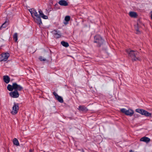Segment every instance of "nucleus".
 I'll return each instance as SVG.
<instances>
[{"mask_svg": "<svg viewBox=\"0 0 152 152\" xmlns=\"http://www.w3.org/2000/svg\"><path fill=\"white\" fill-rule=\"evenodd\" d=\"M19 109V104L18 103H14V105L12 107V110L11 113L13 115L16 114Z\"/></svg>", "mask_w": 152, "mask_h": 152, "instance_id": "obj_7", "label": "nucleus"}, {"mask_svg": "<svg viewBox=\"0 0 152 152\" xmlns=\"http://www.w3.org/2000/svg\"><path fill=\"white\" fill-rule=\"evenodd\" d=\"M13 142L14 145L17 146H18L19 145L18 141L16 138H15L13 139Z\"/></svg>", "mask_w": 152, "mask_h": 152, "instance_id": "obj_18", "label": "nucleus"}, {"mask_svg": "<svg viewBox=\"0 0 152 152\" xmlns=\"http://www.w3.org/2000/svg\"><path fill=\"white\" fill-rule=\"evenodd\" d=\"M120 111L121 112L124 113L125 115L130 116H132L134 113L133 111L131 109L127 110L125 108H122L121 109Z\"/></svg>", "mask_w": 152, "mask_h": 152, "instance_id": "obj_6", "label": "nucleus"}, {"mask_svg": "<svg viewBox=\"0 0 152 152\" xmlns=\"http://www.w3.org/2000/svg\"><path fill=\"white\" fill-rule=\"evenodd\" d=\"M103 42L104 40L99 35H97L94 37V42L97 44L98 47H100L103 44Z\"/></svg>", "mask_w": 152, "mask_h": 152, "instance_id": "obj_4", "label": "nucleus"}, {"mask_svg": "<svg viewBox=\"0 0 152 152\" xmlns=\"http://www.w3.org/2000/svg\"><path fill=\"white\" fill-rule=\"evenodd\" d=\"M6 22L2 24L1 26L0 29H1L2 28H5L7 26V25H6Z\"/></svg>", "mask_w": 152, "mask_h": 152, "instance_id": "obj_23", "label": "nucleus"}, {"mask_svg": "<svg viewBox=\"0 0 152 152\" xmlns=\"http://www.w3.org/2000/svg\"><path fill=\"white\" fill-rule=\"evenodd\" d=\"M28 10L35 22L39 25L42 24L40 17L38 15L36 10L34 8L30 9Z\"/></svg>", "mask_w": 152, "mask_h": 152, "instance_id": "obj_1", "label": "nucleus"}, {"mask_svg": "<svg viewBox=\"0 0 152 152\" xmlns=\"http://www.w3.org/2000/svg\"><path fill=\"white\" fill-rule=\"evenodd\" d=\"M70 17L69 16H66L64 18L65 20L67 21L68 22L70 20Z\"/></svg>", "mask_w": 152, "mask_h": 152, "instance_id": "obj_22", "label": "nucleus"}, {"mask_svg": "<svg viewBox=\"0 0 152 152\" xmlns=\"http://www.w3.org/2000/svg\"><path fill=\"white\" fill-rule=\"evenodd\" d=\"M150 139L149 138L146 137H142L140 139V141H143L146 143H148L150 141Z\"/></svg>", "mask_w": 152, "mask_h": 152, "instance_id": "obj_12", "label": "nucleus"}, {"mask_svg": "<svg viewBox=\"0 0 152 152\" xmlns=\"http://www.w3.org/2000/svg\"><path fill=\"white\" fill-rule=\"evenodd\" d=\"M4 81L6 83H8L10 80V78L7 75L4 76L3 77Z\"/></svg>", "mask_w": 152, "mask_h": 152, "instance_id": "obj_15", "label": "nucleus"}, {"mask_svg": "<svg viewBox=\"0 0 152 152\" xmlns=\"http://www.w3.org/2000/svg\"><path fill=\"white\" fill-rule=\"evenodd\" d=\"M7 88L9 91H12L13 90L15 91H21L23 89L22 86L19 85H18L16 83H12V85L8 84L7 86Z\"/></svg>", "mask_w": 152, "mask_h": 152, "instance_id": "obj_2", "label": "nucleus"}, {"mask_svg": "<svg viewBox=\"0 0 152 152\" xmlns=\"http://www.w3.org/2000/svg\"><path fill=\"white\" fill-rule=\"evenodd\" d=\"M38 12L39 13V16H40L42 18L44 19H46L48 18V17L47 16L45 15L42 11L40 9L38 10Z\"/></svg>", "mask_w": 152, "mask_h": 152, "instance_id": "obj_13", "label": "nucleus"}, {"mask_svg": "<svg viewBox=\"0 0 152 152\" xmlns=\"http://www.w3.org/2000/svg\"><path fill=\"white\" fill-rule=\"evenodd\" d=\"M1 56L0 58V61H6L8 59V57L10 56V54L8 53H3L1 55Z\"/></svg>", "mask_w": 152, "mask_h": 152, "instance_id": "obj_8", "label": "nucleus"}, {"mask_svg": "<svg viewBox=\"0 0 152 152\" xmlns=\"http://www.w3.org/2000/svg\"><path fill=\"white\" fill-rule=\"evenodd\" d=\"M150 12L151 13V19L152 20V11H151Z\"/></svg>", "mask_w": 152, "mask_h": 152, "instance_id": "obj_26", "label": "nucleus"}, {"mask_svg": "<svg viewBox=\"0 0 152 152\" xmlns=\"http://www.w3.org/2000/svg\"><path fill=\"white\" fill-rule=\"evenodd\" d=\"M53 94L55 96L56 98L58 96L57 94L55 92H53Z\"/></svg>", "mask_w": 152, "mask_h": 152, "instance_id": "obj_25", "label": "nucleus"}, {"mask_svg": "<svg viewBox=\"0 0 152 152\" xmlns=\"http://www.w3.org/2000/svg\"><path fill=\"white\" fill-rule=\"evenodd\" d=\"M126 52L129 54V56L132 58V61L140 60V57H137L138 54V52L137 51L126 50Z\"/></svg>", "mask_w": 152, "mask_h": 152, "instance_id": "obj_3", "label": "nucleus"}, {"mask_svg": "<svg viewBox=\"0 0 152 152\" xmlns=\"http://www.w3.org/2000/svg\"><path fill=\"white\" fill-rule=\"evenodd\" d=\"M39 59L41 61H45L46 60L45 58H43L42 56L39 57Z\"/></svg>", "mask_w": 152, "mask_h": 152, "instance_id": "obj_24", "label": "nucleus"}, {"mask_svg": "<svg viewBox=\"0 0 152 152\" xmlns=\"http://www.w3.org/2000/svg\"><path fill=\"white\" fill-rule=\"evenodd\" d=\"M139 25L137 23L136 25L135 26V29L136 31V34H139L140 33V31L139 29Z\"/></svg>", "mask_w": 152, "mask_h": 152, "instance_id": "obj_19", "label": "nucleus"}, {"mask_svg": "<svg viewBox=\"0 0 152 152\" xmlns=\"http://www.w3.org/2000/svg\"><path fill=\"white\" fill-rule=\"evenodd\" d=\"M58 5L57 4H56L55 5Z\"/></svg>", "mask_w": 152, "mask_h": 152, "instance_id": "obj_28", "label": "nucleus"}, {"mask_svg": "<svg viewBox=\"0 0 152 152\" xmlns=\"http://www.w3.org/2000/svg\"><path fill=\"white\" fill-rule=\"evenodd\" d=\"M129 15L131 17L134 18H136L137 16V13L133 12H130L129 13Z\"/></svg>", "mask_w": 152, "mask_h": 152, "instance_id": "obj_16", "label": "nucleus"}, {"mask_svg": "<svg viewBox=\"0 0 152 152\" xmlns=\"http://www.w3.org/2000/svg\"><path fill=\"white\" fill-rule=\"evenodd\" d=\"M58 3L61 6H67L68 5L67 2L65 0H61L59 1Z\"/></svg>", "mask_w": 152, "mask_h": 152, "instance_id": "obj_14", "label": "nucleus"}, {"mask_svg": "<svg viewBox=\"0 0 152 152\" xmlns=\"http://www.w3.org/2000/svg\"><path fill=\"white\" fill-rule=\"evenodd\" d=\"M52 32L54 37L56 39L59 38L61 37V33L59 31L54 30Z\"/></svg>", "mask_w": 152, "mask_h": 152, "instance_id": "obj_10", "label": "nucleus"}, {"mask_svg": "<svg viewBox=\"0 0 152 152\" xmlns=\"http://www.w3.org/2000/svg\"><path fill=\"white\" fill-rule=\"evenodd\" d=\"M136 111L147 117L151 116V113L143 109H137L136 110Z\"/></svg>", "mask_w": 152, "mask_h": 152, "instance_id": "obj_5", "label": "nucleus"}, {"mask_svg": "<svg viewBox=\"0 0 152 152\" xmlns=\"http://www.w3.org/2000/svg\"><path fill=\"white\" fill-rule=\"evenodd\" d=\"M9 95L12 97L13 98H17L19 96V94L17 91H12L9 93Z\"/></svg>", "mask_w": 152, "mask_h": 152, "instance_id": "obj_9", "label": "nucleus"}, {"mask_svg": "<svg viewBox=\"0 0 152 152\" xmlns=\"http://www.w3.org/2000/svg\"><path fill=\"white\" fill-rule=\"evenodd\" d=\"M78 110L80 111L86 112L88 110V109L86 107L83 105H80L79 106Z\"/></svg>", "mask_w": 152, "mask_h": 152, "instance_id": "obj_11", "label": "nucleus"}, {"mask_svg": "<svg viewBox=\"0 0 152 152\" xmlns=\"http://www.w3.org/2000/svg\"><path fill=\"white\" fill-rule=\"evenodd\" d=\"M61 44L64 47H68L69 46L68 43L64 41H62L61 42Z\"/></svg>", "mask_w": 152, "mask_h": 152, "instance_id": "obj_17", "label": "nucleus"}, {"mask_svg": "<svg viewBox=\"0 0 152 152\" xmlns=\"http://www.w3.org/2000/svg\"><path fill=\"white\" fill-rule=\"evenodd\" d=\"M56 98L59 102L61 103L63 102V100L61 96H58Z\"/></svg>", "mask_w": 152, "mask_h": 152, "instance_id": "obj_20", "label": "nucleus"}, {"mask_svg": "<svg viewBox=\"0 0 152 152\" xmlns=\"http://www.w3.org/2000/svg\"><path fill=\"white\" fill-rule=\"evenodd\" d=\"M13 38L15 42H17L18 40V34L15 33L13 35Z\"/></svg>", "mask_w": 152, "mask_h": 152, "instance_id": "obj_21", "label": "nucleus"}, {"mask_svg": "<svg viewBox=\"0 0 152 152\" xmlns=\"http://www.w3.org/2000/svg\"><path fill=\"white\" fill-rule=\"evenodd\" d=\"M83 152H84V151H83Z\"/></svg>", "mask_w": 152, "mask_h": 152, "instance_id": "obj_29", "label": "nucleus"}, {"mask_svg": "<svg viewBox=\"0 0 152 152\" xmlns=\"http://www.w3.org/2000/svg\"><path fill=\"white\" fill-rule=\"evenodd\" d=\"M33 151V150L31 149L29 150L30 152H32Z\"/></svg>", "mask_w": 152, "mask_h": 152, "instance_id": "obj_27", "label": "nucleus"}]
</instances>
